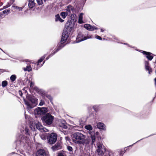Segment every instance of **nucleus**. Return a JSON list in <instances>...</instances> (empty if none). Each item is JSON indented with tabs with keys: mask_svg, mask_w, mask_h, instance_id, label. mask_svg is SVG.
<instances>
[{
	"mask_svg": "<svg viewBox=\"0 0 156 156\" xmlns=\"http://www.w3.org/2000/svg\"><path fill=\"white\" fill-rule=\"evenodd\" d=\"M154 80L155 81V85H156V78H155L154 79Z\"/></svg>",
	"mask_w": 156,
	"mask_h": 156,
	"instance_id": "44",
	"label": "nucleus"
},
{
	"mask_svg": "<svg viewBox=\"0 0 156 156\" xmlns=\"http://www.w3.org/2000/svg\"><path fill=\"white\" fill-rule=\"evenodd\" d=\"M97 146L98 147V149H101L102 147V144L99 143L97 144Z\"/></svg>",
	"mask_w": 156,
	"mask_h": 156,
	"instance_id": "32",
	"label": "nucleus"
},
{
	"mask_svg": "<svg viewBox=\"0 0 156 156\" xmlns=\"http://www.w3.org/2000/svg\"><path fill=\"white\" fill-rule=\"evenodd\" d=\"M90 38V37L89 36H87V37H83V35L81 33H80L77 36L76 42H79Z\"/></svg>",
	"mask_w": 156,
	"mask_h": 156,
	"instance_id": "7",
	"label": "nucleus"
},
{
	"mask_svg": "<svg viewBox=\"0 0 156 156\" xmlns=\"http://www.w3.org/2000/svg\"><path fill=\"white\" fill-rule=\"evenodd\" d=\"M103 31H104V30H102V29H101V32H103Z\"/></svg>",
	"mask_w": 156,
	"mask_h": 156,
	"instance_id": "45",
	"label": "nucleus"
},
{
	"mask_svg": "<svg viewBox=\"0 0 156 156\" xmlns=\"http://www.w3.org/2000/svg\"><path fill=\"white\" fill-rule=\"evenodd\" d=\"M27 98L28 101L24 100V102L28 109L33 108L37 105V99H36L34 97L28 96Z\"/></svg>",
	"mask_w": 156,
	"mask_h": 156,
	"instance_id": "2",
	"label": "nucleus"
},
{
	"mask_svg": "<svg viewBox=\"0 0 156 156\" xmlns=\"http://www.w3.org/2000/svg\"><path fill=\"white\" fill-rule=\"evenodd\" d=\"M7 85V82L6 81H4L2 82V86L3 87H6Z\"/></svg>",
	"mask_w": 156,
	"mask_h": 156,
	"instance_id": "28",
	"label": "nucleus"
},
{
	"mask_svg": "<svg viewBox=\"0 0 156 156\" xmlns=\"http://www.w3.org/2000/svg\"><path fill=\"white\" fill-rule=\"evenodd\" d=\"M83 13H81L79 15L78 20V23H79L81 24L83 23Z\"/></svg>",
	"mask_w": 156,
	"mask_h": 156,
	"instance_id": "21",
	"label": "nucleus"
},
{
	"mask_svg": "<svg viewBox=\"0 0 156 156\" xmlns=\"http://www.w3.org/2000/svg\"><path fill=\"white\" fill-rule=\"evenodd\" d=\"M12 10H15V12H19L22 11L23 8L22 7H19L13 5L12 7Z\"/></svg>",
	"mask_w": 156,
	"mask_h": 156,
	"instance_id": "12",
	"label": "nucleus"
},
{
	"mask_svg": "<svg viewBox=\"0 0 156 156\" xmlns=\"http://www.w3.org/2000/svg\"><path fill=\"white\" fill-rule=\"evenodd\" d=\"M46 153L45 151L43 149H40L37 151L36 156H45Z\"/></svg>",
	"mask_w": 156,
	"mask_h": 156,
	"instance_id": "10",
	"label": "nucleus"
},
{
	"mask_svg": "<svg viewBox=\"0 0 156 156\" xmlns=\"http://www.w3.org/2000/svg\"><path fill=\"white\" fill-rule=\"evenodd\" d=\"M143 53L144 54H145L146 55V57L149 60H151L153 58V57L151 55V53L144 51L143 52Z\"/></svg>",
	"mask_w": 156,
	"mask_h": 156,
	"instance_id": "13",
	"label": "nucleus"
},
{
	"mask_svg": "<svg viewBox=\"0 0 156 156\" xmlns=\"http://www.w3.org/2000/svg\"><path fill=\"white\" fill-rule=\"evenodd\" d=\"M12 2H8L7 5H6L5 6H4L3 7L4 9H6V8H7L10 7L11 5L12 4Z\"/></svg>",
	"mask_w": 156,
	"mask_h": 156,
	"instance_id": "25",
	"label": "nucleus"
},
{
	"mask_svg": "<svg viewBox=\"0 0 156 156\" xmlns=\"http://www.w3.org/2000/svg\"><path fill=\"white\" fill-rule=\"evenodd\" d=\"M45 57V55H44V56L40 58V59L38 60V63H37V65H40L39 63L41 62H42L44 58Z\"/></svg>",
	"mask_w": 156,
	"mask_h": 156,
	"instance_id": "26",
	"label": "nucleus"
},
{
	"mask_svg": "<svg viewBox=\"0 0 156 156\" xmlns=\"http://www.w3.org/2000/svg\"><path fill=\"white\" fill-rule=\"evenodd\" d=\"M70 21L71 23L74 25L76 21V14H73L71 15L70 17Z\"/></svg>",
	"mask_w": 156,
	"mask_h": 156,
	"instance_id": "11",
	"label": "nucleus"
},
{
	"mask_svg": "<svg viewBox=\"0 0 156 156\" xmlns=\"http://www.w3.org/2000/svg\"><path fill=\"white\" fill-rule=\"evenodd\" d=\"M43 119L47 124L50 125L52 123L54 117L50 114L47 113L43 117Z\"/></svg>",
	"mask_w": 156,
	"mask_h": 156,
	"instance_id": "4",
	"label": "nucleus"
},
{
	"mask_svg": "<svg viewBox=\"0 0 156 156\" xmlns=\"http://www.w3.org/2000/svg\"><path fill=\"white\" fill-rule=\"evenodd\" d=\"M10 10L9 9H5L3 11L2 13L3 14L8 13L9 12Z\"/></svg>",
	"mask_w": 156,
	"mask_h": 156,
	"instance_id": "30",
	"label": "nucleus"
},
{
	"mask_svg": "<svg viewBox=\"0 0 156 156\" xmlns=\"http://www.w3.org/2000/svg\"><path fill=\"white\" fill-rule=\"evenodd\" d=\"M44 104V102L42 101H41V102L39 103V105L40 106H42Z\"/></svg>",
	"mask_w": 156,
	"mask_h": 156,
	"instance_id": "34",
	"label": "nucleus"
},
{
	"mask_svg": "<svg viewBox=\"0 0 156 156\" xmlns=\"http://www.w3.org/2000/svg\"><path fill=\"white\" fill-rule=\"evenodd\" d=\"M71 137L73 142L76 144H81L88 143L86 136L80 132L74 133L72 134Z\"/></svg>",
	"mask_w": 156,
	"mask_h": 156,
	"instance_id": "1",
	"label": "nucleus"
},
{
	"mask_svg": "<svg viewBox=\"0 0 156 156\" xmlns=\"http://www.w3.org/2000/svg\"><path fill=\"white\" fill-rule=\"evenodd\" d=\"M69 34L68 33L66 32H64L63 33L61 41V42L62 44H63L65 41L67 39Z\"/></svg>",
	"mask_w": 156,
	"mask_h": 156,
	"instance_id": "8",
	"label": "nucleus"
},
{
	"mask_svg": "<svg viewBox=\"0 0 156 156\" xmlns=\"http://www.w3.org/2000/svg\"><path fill=\"white\" fill-rule=\"evenodd\" d=\"M98 128L100 129H105V127L104 124L101 122H99L97 124Z\"/></svg>",
	"mask_w": 156,
	"mask_h": 156,
	"instance_id": "17",
	"label": "nucleus"
},
{
	"mask_svg": "<svg viewBox=\"0 0 156 156\" xmlns=\"http://www.w3.org/2000/svg\"><path fill=\"white\" fill-rule=\"evenodd\" d=\"M41 137L42 140H44L46 139V137L44 136L41 135Z\"/></svg>",
	"mask_w": 156,
	"mask_h": 156,
	"instance_id": "37",
	"label": "nucleus"
},
{
	"mask_svg": "<svg viewBox=\"0 0 156 156\" xmlns=\"http://www.w3.org/2000/svg\"><path fill=\"white\" fill-rule=\"evenodd\" d=\"M3 15L2 13H0V18L3 17Z\"/></svg>",
	"mask_w": 156,
	"mask_h": 156,
	"instance_id": "39",
	"label": "nucleus"
},
{
	"mask_svg": "<svg viewBox=\"0 0 156 156\" xmlns=\"http://www.w3.org/2000/svg\"><path fill=\"white\" fill-rule=\"evenodd\" d=\"M58 156H64V155L62 154H58Z\"/></svg>",
	"mask_w": 156,
	"mask_h": 156,
	"instance_id": "43",
	"label": "nucleus"
},
{
	"mask_svg": "<svg viewBox=\"0 0 156 156\" xmlns=\"http://www.w3.org/2000/svg\"><path fill=\"white\" fill-rule=\"evenodd\" d=\"M0 49H1L2 51H3V50H2V49H1V48H0Z\"/></svg>",
	"mask_w": 156,
	"mask_h": 156,
	"instance_id": "46",
	"label": "nucleus"
},
{
	"mask_svg": "<svg viewBox=\"0 0 156 156\" xmlns=\"http://www.w3.org/2000/svg\"><path fill=\"white\" fill-rule=\"evenodd\" d=\"M62 146L59 144H57L54 146L52 148L53 151H56L60 149L61 148Z\"/></svg>",
	"mask_w": 156,
	"mask_h": 156,
	"instance_id": "15",
	"label": "nucleus"
},
{
	"mask_svg": "<svg viewBox=\"0 0 156 156\" xmlns=\"http://www.w3.org/2000/svg\"><path fill=\"white\" fill-rule=\"evenodd\" d=\"M95 37L96 38L100 40H101V38L100 36L98 35H96Z\"/></svg>",
	"mask_w": 156,
	"mask_h": 156,
	"instance_id": "36",
	"label": "nucleus"
},
{
	"mask_svg": "<svg viewBox=\"0 0 156 156\" xmlns=\"http://www.w3.org/2000/svg\"><path fill=\"white\" fill-rule=\"evenodd\" d=\"M34 85V83L32 82H31L30 84V87H32Z\"/></svg>",
	"mask_w": 156,
	"mask_h": 156,
	"instance_id": "40",
	"label": "nucleus"
},
{
	"mask_svg": "<svg viewBox=\"0 0 156 156\" xmlns=\"http://www.w3.org/2000/svg\"><path fill=\"white\" fill-rule=\"evenodd\" d=\"M85 128L87 130H91L92 129V126L90 125L85 126Z\"/></svg>",
	"mask_w": 156,
	"mask_h": 156,
	"instance_id": "24",
	"label": "nucleus"
},
{
	"mask_svg": "<svg viewBox=\"0 0 156 156\" xmlns=\"http://www.w3.org/2000/svg\"><path fill=\"white\" fill-rule=\"evenodd\" d=\"M19 94H20L21 96H22L23 94L21 91L20 90L19 91Z\"/></svg>",
	"mask_w": 156,
	"mask_h": 156,
	"instance_id": "38",
	"label": "nucleus"
},
{
	"mask_svg": "<svg viewBox=\"0 0 156 156\" xmlns=\"http://www.w3.org/2000/svg\"><path fill=\"white\" fill-rule=\"evenodd\" d=\"M97 152H98V155H101L104 154L103 152L101 151V149H98L97 150Z\"/></svg>",
	"mask_w": 156,
	"mask_h": 156,
	"instance_id": "27",
	"label": "nucleus"
},
{
	"mask_svg": "<svg viewBox=\"0 0 156 156\" xmlns=\"http://www.w3.org/2000/svg\"><path fill=\"white\" fill-rule=\"evenodd\" d=\"M99 132H96L95 133V134H94V135H96L97 136V135H99Z\"/></svg>",
	"mask_w": 156,
	"mask_h": 156,
	"instance_id": "41",
	"label": "nucleus"
},
{
	"mask_svg": "<svg viewBox=\"0 0 156 156\" xmlns=\"http://www.w3.org/2000/svg\"><path fill=\"white\" fill-rule=\"evenodd\" d=\"M28 5L30 8H33L35 5L34 0H29Z\"/></svg>",
	"mask_w": 156,
	"mask_h": 156,
	"instance_id": "14",
	"label": "nucleus"
},
{
	"mask_svg": "<svg viewBox=\"0 0 156 156\" xmlns=\"http://www.w3.org/2000/svg\"><path fill=\"white\" fill-rule=\"evenodd\" d=\"M10 80L12 81H14L16 79V76L15 75H12L10 77Z\"/></svg>",
	"mask_w": 156,
	"mask_h": 156,
	"instance_id": "29",
	"label": "nucleus"
},
{
	"mask_svg": "<svg viewBox=\"0 0 156 156\" xmlns=\"http://www.w3.org/2000/svg\"><path fill=\"white\" fill-rule=\"evenodd\" d=\"M48 143L50 144H53L56 141L57 135L54 133H51L48 138Z\"/></svg>",
	"mask_w": 156,
	"mask_h": 156,
	"instance_id": "5",
	"label": "nucleus"
},
{
	"mask_svg": "<svg viewBox=\"0 0 156 156\" xmlns=\"http://www.w3.org/2000/svg\"><path fill=\"white\" fill-rule=\"evenodd\" d=\"M148 64L149 63L147 61L145 62V66L146 69V70L148 71V73L150 74V72H151L152 71L151 69L148 66Z\"/></svg>",
	"mask_w": 156,
	"mask_h": 156,
	"instance_id": "18",
	"label": "nucleus"
},
{
	"mask_svg": "<svg viewBox=\"0 0 156 156\" xmlns=\"http://www.w3.org/2000/svg\"><path fill=\"white\" fill-rule=\"evenodd\" d=\"M35 126L37 129L41 132L48 131V130L44 128L43 127L41 123L38 122L33 123L30 126V128L32 129L33 130L34 129V130L35 129Z\"/></svg>",
	"mask_w": 156,
	"mask_h": 156,
	"instance_id": "3",
	"label": "nucleus"
},
{
	"mask_svg": "<svg viewBox=\"0 0 156 156\" xmlns=\"http://www.w3.org/2000/svg\"><path fill=\"white\" fill-rule=\"evenodd\" d=\"M27 64L28 65L29 63H28ZM23 69L25 71H28L30 72L31 71L32 68L30 65H28L26 67L23 68Z\"/></svg>",
	"mask_w": 156,
	"mask_h": 156,
	"instance_id": "19",
	"label": "nucleus"
},
{
	"mask_svg": "<svg viewBox=\"0 0 156 156\" xmlns=\"http://www.w3.org/2000/svg\"><path fill=\"white\" fill-rule=\"evenodd\" d=\"M91 137L92 140V143L91 144H95V136L94 135H91Z\"/></svg>",
	"mask_w": 156,
	"mask_h": 156,
	"instance_id": "23",
	"label": "nucleus"
},
{
	"mask_svg": "<svg viewBox=\"0 0 156 156\" xmlns=\"http://www.w3.org/2000/svg\"><path fill=\"white\" fill-rule=\"evenodd\" d=\"M85 28L89 30H94L98 29L97 27H93L89 24H86L84 26Z\"/></svg>",
	"mask_w": 156,
	"mask_h": 156,
	"instance_id": "9",
	"label": "nucleus"
},
{
	"mask_svg": "<svg viewBox=\"0 0 156 156\" xmlns=\"http://www.w3.org/2000/svg\"><path fill=\"white\" fill-rule=\"evenodd\" d=\"M109 156H110L109 155ZM113 156H115L114 154H113Z\"/></svg>",
	"mask_w": 156,
	"mask_h": 156,
	"instance_id": "47",
	"label": "nucleus"
},
{
	"mask_svg": "<svg viewBox=\"0 0 156 156\" xmlns=\"http://www.w3.org/2000/svg\"><path fill=\"white\" fill-rule=\"evenodd\" d=\"M29 130L27 128H26L25 129V131H26V134L27 135H28L29 136Z\"/></svg>",
	"mask_w": 156,
	"mask_h": 156,
	"instance_id": "33",
	"label": "nucleus"
},
{
	"mask_svg": "<svg viewBox=\"0 0 156 156\" xmlns=\"http://www.w3.org/2000/svg\"><path fill=\"white\" fill-rule=\"evenodd\" d=\"M65 139L66 141H70V139L69 137L68 136H66L65 137Z\"/></svg>",
	"mask_w": 156,
	"mask_h": 156,
	"instance_id": "35",
	"label": "nucleus"
},
{
	"mask_svg": "<svg viewBox=\"0 0 156 156\" xmlns=\"http://www.w3.org/2000/svg\"><path fill=\"white\" fill-rule=\"evenodd\" d=\"M68 15V12H63L61 13L60 15L63 19H65Z\"/></svg>",
	"mask_w": 156,
	"mask_h": 156,
	"instance_id": "22",
	"label": "nucleus"
},
{
	"mask_svg": "<svg viewBox=\"0 0 156 156\" xmlns=\"http://www.w3.org/2000/svg\"><path fill=\"white\" fill-rule=\"evenodd\" d=\"M66 10L67 12L70 14L73 10V7L71 5H69L66 7Z\"/></svg>",
	"mask_w": 156,
	"mask_h": 156,
	"instance_id": "16",
	"label": "nucleus"
},
{
	"mask_svg": "<svg viewBox=\"0 0 156 156\" xmlns=\"http://www.w3.org/2000/svg\"><path fill=\"white\" fill-rule=\"evenodd\" d=\"M48 112L46 108H37L34 110V113L35 115H41L46 113Z\"/></svg>",
	"mask_w": 156,
	"mask_h": 156,
	"instance_id": "6",
	"label": "nucleus"
},
{
	"mask_svg": "<svg viewBox=\"0 0 156 156\" xmlns=\"http://www.w3.org/2000/svg\"><path fill=\"white\" fill-rule=\"evenodd\" d=\"M67 150L69 151H72L73 150L72 147H71L70 146H67Z\"/></svg>",
	"mask_w": 156,
	"mask_h": 156,
	"instance_id": "31",
	"label": "nucleus"
},
{
	"mask_svg": "<svg viewBox=\"0 0 156 156\" xmlns=\"http://www.w3.org/2000/svg\"><path fill=\"white\" fill-rule=\"evenodd\" d=\"M62 127H63L64 128H65V129H66L67 127V126H65V125H63V126H62Z\"/></svg>",
	"mask_w": 156,
	"mask_h": 156,
	"instance_id": "42",
	"label": "nucleus"
},
{
	"mask_svg": "<svg viewBox=\"0 0 156 156\" xmlns=\"http://www.w3.org/2000/svg\"><path fill=\"white\" fill-rule=\"evenodd\" d=\"M64 20L62 19L60 17L59 15V14H57L55 16V21H59L60 22L62 23L64 21Z\"/></svg>",
	"mask_w": 156,
	"mask_h": 156,
	"instance_id": "20",
	"label": "nucleus"
}]
</instances>
